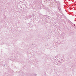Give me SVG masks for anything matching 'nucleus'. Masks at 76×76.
<instances>
[{"label":"nucleus","mask_w":76,"mask_h":76,"mask_svg":"<svg viewBox=\"0 0 76 76\" xmlns=\"http://www.w3.org/2000/svg\"><path fill=\"white\" fill-rule=\"evenodd\" d=\"M35 76H37V75L36 74H35Z\"/></svg>","instance_id":"obj_1"},{"label":"nucleus","mask_w":76,"mask_h":76,"mask_svg":"<svg viewBox=\"0 0 76 76\" xmlns=\"http://www.w3.org/2000/svg\"><path fill=\"white\" fill-rule=\"evenodd\" d=\"M74 26H75V24L74 25Z\"/></svg>","instance_id":"obj_4"},{"label":"nucleus","mask_w":76,"mask_h":76,"mask_svg":"<svg viewBox=\"0 0 76 76\" xmlns=\"http://www.w3.org/2000/svg\"><path fill=\"white\" fill-rule=\"evenodd\" d=\"M5 65H6V64H4V66H5Z\"/></svg>","instance_id":"obj_2"},{"label":"nucleus","mask_w":76,"mask_h":76,"mask_svg":"<svg viewBox=\"0 0 76 76\" xmlns=\"http://www.w3.org/2000/svg\"><path fill=\"white\" fill-rule=\"evenodd\" d=\"M48 1H50V0H48Z\"/></svg>","instance_id":"obj_3"}]
</instances>
